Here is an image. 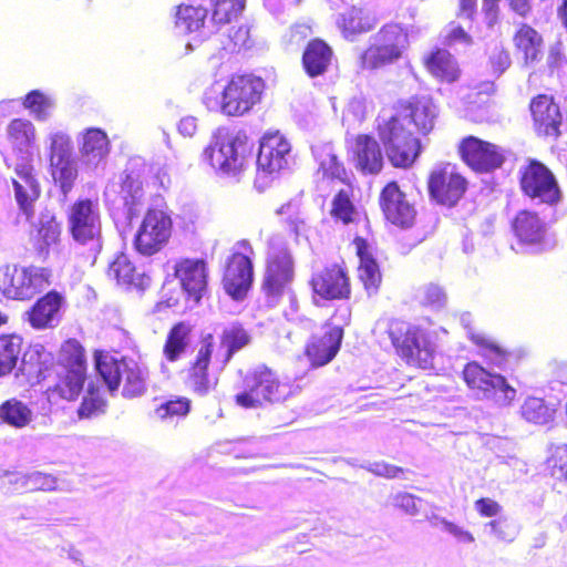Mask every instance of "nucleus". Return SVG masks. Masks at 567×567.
<instances>
[{"label": "nucleus", "instance_id": "f257e3e1", "mask_svg": "<svg viewBox=\"0 0 567 567\" xmlns=\"http://www.w3.org/2000/svg\"><path fill=\"white\" fill-rule=\"evenodd\" d=\"M437 116V105L431 95L414 94L400 100L390 116L377 122V134L394 168H411L423 150L421 140L406 127V123L413 125L419 135L426 136L434 130Z\"/></svg>", "mask_w": 567, "mask_h": 567}, {"label": "nucleus", "instance_id": "f03ea898", "mask_svg": "<svg viewBox=\"0 0 567 567\" xmlns=\"http://www.w3.org/2000/svg\"><path fill=\"white\" fill-rule=\"evenodd\" d=\"M251 342L250 330L238 321L224 327L218 340L210 332L202 334L196 344L195 354L184 371L186 388L197 396H207L216 390L219 372Z\"/></svg>", "mask_w": 567, "mask_h": 567}, {"label": "nucleus", "instance_id": "7ed1b4c3", "mask_svg": "<svg viewBox=\"0 0 567 567\" xmlns=\"http://www.w3.org/2000/svg\"><path fill=\"white\" fill-rule=\"evenodd\" d=\"M234 403L243 409H258L286 401L292 395L291 385L275 369L265 363L238 371Z\"/></svg>", "mask_w": 567, "mask_h": 567}, {"label": "nucleus", "instance_id": "20e7f679", "mask_svg": "<svg viewBox=\"0 0 567 567\" xmlns=\"http://www.w3.org/2000/svg\"><path fill=\"white\" fill-rule=\"evenodd\" d=\"M54 382L47 389L49 398L75 402L87 381V361L84 347L76 339L65 340L53 364Z\"/></svg>", "mask_w": 567, "mask_h": 567}, {"label": "nucleus", "instance_id": "39448f33", "mask_svg": "<svg viewBox=\"0 0 567 567\" xmlns=\"http://www.w3.org/2000/svg\"><path fill=\"white\" fill-rule=\"evenodd\" d=\"M385 332L394 353L406 365L423 370L432 368L436 343L427 329L402 318H390Z\"/></svg>", "mask_w": 567, "mask_h": 567}, {"label": "nucleus", "instance_id": "423d86ee", "mask_svg": "<svg viewBox=\"0 0 567 567\" xmlns=\"http://www.w3.org/2000/svg\"><path fill=\"white\" fill-rule=\"evenodd\" d=\"M95 370L110 393L122 388L124 398H138L147 391V371L135 359L116 357L103 350L94 351Z\"/></svg>", "mask_w": 567, "mask_h": 567}, {"label": "nucleus", "instance_id": "0eeeda50", "mask_svg": "<svg viewBox=\"0 0 567 567\" xmlns=\"http://www.w3.org/2000/svg\"><path fill=\"white\" fill-rule=\"evenodd\" d=\"M409 43L406 27L399 22H386L359 55V66L363 71H375L392 65L402 59Z\"/></svg>", "mask_w": 567, "mask_h": 567}, {"label": "nucleus", "instance_id": "6e6552de", "mask_svg": "<svg viewBox=\"0 0 567 567\" xmlns=\"http://www.w3.org/2000/svg\"><path fill=\"white\" fill-rule=\"evenodd\" d=\"M352 308L336 306L330 318L322 323V332L312 334L305 344L303 354L312 368L330 363L340 351L344 329L351 324Z\"/></svg>", "mask_w": 567, "mask_h": 567}, {"label": "nucleus", "instance_id": "1a4fd4ad", "mask_svg": "<svg viewBox=\"0 0 567 567\" xmlns=\"http://www.w3.org/2000/svg\"><path fill=\"white\" fill-rule=\"evenodd\" d=\"M266 87L265 80L259 75L234 73L220 92L219 111L226 116H244L261 103Z\"/></svg>", "mask_w": 567, "mask_h": 567}, {"label": "nucleus", "instance_id": "9d476101", "mask_svg": "<svg viewBox=\"0 0 567 567\" xmlns=\"http://www.w3.org/2000/svg\"><path fill=\"white\" fill-rule=\"evenodd\" d=\"M255 250L248 239L237 241L236 248L225 260L221 286L226 295L234 300H244L255 279Z\"/></svg>", "mask_w": 567, "mask_h": 567}, {"label": "nucleus", "instance_id": "9b49d317", "mask_svg": "<svg viewBox=\"0 0 567 567\" xmlns=\"http://www.w3.org/2000/svg\"><path fill=\"white\" fill-rule=\"evenodd\" d=\"M519 188L528 198L540 204L556 206L563 199V193L555 174L544 163L528 158L519 168Z\"/></svg>", "mask_w": 567, "mask_h": 567}, {"label": "nucleus", "instance_id": "f8f14e48", "mask_svg": "<svg viewBox=\"0 0 567 567\" xmlns=\"http://www.w3.org/2000/svg\"><path fill=\"white\" fill-rule=\"evenodd\" d=\"M51 270L48 268H0V292L13 300H28L51 284Z\"/></svg>", "mask_w": 567, "mask_h": 567}, {"label": "nucleus", "instance_id": "ddd939ff", "mask_svg": "<svg viewBox=\"0 0 567 567\" xmlns=\"http://www.w3.org/2000/svg\"><path fill=\"white\" fill-rule=\"evenodd\" d=\"M68 231L79 245H100L102 240V219L96 200L78 198L66 213Z\"/></svg>", "mask_w": 567, "mask_h": 567}, {"label": "nucleus", "instance_id": "4468645a", "mask_svg": "<svg viewBox=\"0 0 567 567\" xmlns=\"http://www.w3.org/2000/svg\"><path fill=\"white\" fill-rule=\"evenodd\" d=\"M295 259L284 247L270 250L265 260L261 291L268 301L277 303L295 280Z\"/></svg>", "mask_w": 567, "mask_h": 567}, {"label": "nucleus", "instance_id": "2eb2a0df", "mask_svg": "<svg viewBox=\"0 0 567 567\" xmlns=\"http://www.w3.org/2000/svg\"><path fill=\"white\" fill-rule=\"evenodd\" d=\"M468 182L456 164L446 162L433 167L426 179L430 198L437 205L454 207L464 197Z\"/></svg>", "mask_w": 567, "mask_h": 567}, {"label": "nucleus", "instance_id": "dca6fc26", "mask_svg": "<svg viewBox=\"0 0 567 567\" xmlns=\"http://www.w3.org/2000/svg\"><path fill=\"white\" fill-rule=\"evenodd\" d=\"M172 229L173 220L166 210L148 207L134 236V248L143 256H153L167 245Z\"/></svg>", "mask_w": 567, "mask_h": 567}, {"label": "nucleus", "instance_id": "f3484780", "mask_svg": "<svg viewBox=\"0 0 567 567\" xmlns=\"http://www.w3.org/2000/svg\"><path fill=\"white\" fill-rule=\"evenodd\" d=\"M250 150L246 136L218 135L204 150L205 161L224 174H236L243 166Z\"/></svg>", "mask_w": 567, "mask_h": 567}, {"label": "nucleus", "instance_id": "a211bd4d", "mask_svg": "<svg viewBox=\"0 0 567 567\" xmlns=\"http://www.w3.org/2000/svg\"><path fill=\"white\" fill-rule=\"evenodd\" d=\"M309 286L315 302L349 300L352 296L351 277L342 262L330 264L315 272Z\"/></svg>", "mask_w": 567, "mask_h": 567}, {"label": "nucleus", "instance_id": "6ab92c4d", "mask_svg": "<svg viewBox=\"0 0 567 567\" xmlns=\"http://www.w3.org/2000/svg\"><path fill=\"white\" fill-rule=\"evenodd\" d=\"M49 163L51 177L66 196L79 177V169L72 157V142L68 135L56 133L51 136Z\"/></svg>", "mask_w": 567, "mask_h": 567}, {"label": "nucleus", "instance_id": "aec40b11", "mask_svg": "<svg viewBox=\"0 0 567 567\" xmlns=\"http://www.w3.org/2000/svg\"><path fill=\"white\" fill-rule=\"evenodd\" d=\"M457 153L461 159L476 173L493 172L505 162V154L501 146L473 135L460 141Z\"/></svg>", "mask_w": 567, "mask_h": 567}, {"label": "nucleus", "instance_id": "412c9836", "mask_svg": "<svg viewBox=\"0 0 567 567\" xmlns=\"http://www.w3.org/2000/svg\"><path fill=\"white\" fill-rule=\"evenodd\" d=\"M528 109L533 131L538 137L556 140L561 135L563 114L553 95L546 93L535 95Z\"/></svg>", "mask_w": 567, "mask_h": 567}, {"label": "nucleus", "instance_id": "4be33fe9", "mask_svg": "<svg viewBox=\"0 0 567 567\" xmlns=\"http://www.w3.org/2000/svg\"><path fill=\"white\" fill-rule=\"evenodd\" d=\"M378 200L388 223L400 228L413 226L416 210L396 181H390L381 188Z\"/></svg>", "mask_w": 567, "mask_h": 567}, {"label": "nucleus", "instance_id": "5701e85b", "mask_svg": "<svg viewBox=\"0 0 567 567\" xmlns=\"http://www.w3.org/2000/svg\"><path fill=\"white\" fill-rule=\"evenodd\" d=\"M466 385L485 395L499 393L502 399L509 403L516 396V390L508 384L505 377L487 371L476 361L467 362L462 371Z\"/></svg>", "mask_w": 567, "mask_h": 567}, {"label": "nucleus", "instance_id": "b1692460", "mask_svg": "<svg viewBox=\"0 0 567 567\" xmlns=\"http://www.w3.org/2000/svg\"><path fill=\"white\" fill-rule=\"evenodd\" d=\"M174 276L187 300L194 303H199L208 292V267L202 258L179 259L174 266Z\"/></svg>", "mask_w": 567, "mask_h": 567}, {"label": "nucleus", "instance_id": "393cba45", "mask_svg": "<svg viewBox=\"0 0 567 567\" xmlns=\"http://www.w3.org/2000/svg\"><path fill=\"white\" fill-rule=\"evenodd\" d=\"M17 178L12 179L14 197L20 210L28 220L34 216V203L41 195L40 183L31 158L27 157L14 167Z\"/></svg>", "mask_w": 567, "mask_h": 567}, {"label": "nucleus", "instance_id": "a878e982", "mask_svg": "<svg viewBox=\"0 0 567 567\" xmlns=\"http://www.w3.org/2000/svg\"><path fill=\"white\" fill-rule=\"evenodd\" d=\"M351 158L362 175H378L384 167V156L379 141L369 133L357 134L351 142Z\"/></svg>", "mask_w": 567, "mask_h": 567}, {"label": "nucleus", "instance_id": "bb28decb", "mask_svg": "<svg viewBox=\"0 0 567 567\" xmlns=\"http://www.w3.org/2000/svg\"><path fill=\"white\" fill-rule=\"evenodd\" d=\"M513 51L518 61L525 66L542 61L545 41L542 33L526 22H520L512 35Z\"/></svg>", "mask_w": 567, "mask_h": 567}, {"label": "nucleus", "instance_id": "cd10ccee", "mask_svg": "<svg viewBox=\"0 0 567 567\" xmlns=\"http://www.w3.org/2000/svg\"><path fill=\"white\" fill-rule=\"evenodd\" d=\"M355 256L359 259L358 279L369 296L377 295L382 285V272L377 258L373 255L371 244L361 236H355L352 240Z\"/></svg>", "mask_w": 567, "mask_h": 567}, {"label": "nucleus", "instance_id": "c85d7f7f", "mask_svg": "<svg viewBox=\"0 0 567 567\" xmlns=\"http://www.w3.org/2000/svg\"><path fill=\"white\" fill-rule=\"evenodd\" d=\"M106 276L115 285L125 290H144L150 285V278L140 272L130 256L117 252L106 269Z\"/></svg>", "mask_w": 567, "mask_h": 567}, {"label": "nucleus", "instance_id": "c756f323", "mask_svg": "<svg viewBox=\"0 0 567 567\" xmlns=\"http://www.w3.org/2000/svg\"><path fill=\"white\" fill-rule=\"evenodd\" d=\"M427 73L441 83L452 84L460 80L462 70L453 54L443 48H434L422 58Z\"/></svg>", "mask_w": 567, "mask_h": 567}, {"label": "nucleus", "instance_id": "7c9ffc66", "mask_svg": "<svg viewBox=\"0 0 567 567\" xmlns=\"http://www.w3.org/2000/svg\"><path fill=\"white\" fill-rule=\"evenodd\" d=\"M333 59V49L324 40L313 38L307 42L303 49L301 65L305 73L309 78L315 79L329 71Z\"/></svg>", "mask_w": 567, "mask_h": 567}, {"label": "nucleus", "instance_id": "2f4dec72", "mask_svg": "<svg viewBox=\"0 0 567 567\" xmlns=\"http://www.w3.org/2000/svg\"><path fill=\"white\" fill-rule=\"evenodd\" d=\"M289 152L290 144L281 134L268 133L260 141L257 163L267 173L278 172Z\"/></svg>", "mask_w": 567, "mask_h": 567}, {"label": "nucleus", "instance_id": "473e14b6", "mask_svg": "<svg viewBox=\"0 0 567 567\" xmlns=\"http://www.w3.org/2000/svg\"><path fill=\"white\" fill-rule=\"evenodd\" d=\"M61 234V223L56 216L49 212L42 213L30 236L33 249L39 256L48 257L51 247L60 243Z\"/></svg>", "mask_w": 567, "mask_h": 567}, {"label": "nucleus", "instance_id": "72a5a7b5", "mask_svg": "<svg viewBox=\"0 0 567 567\" xmlns=\"http://www.w3.org/2000/svg\"><path fill=\"white\" fill-rule=\"evenodd\" d=\"M354 196L353 183H346L332 195L329 215L336 224L348 226L355 223L359 212Z\"/></svg>", "mask_w": 567, "mask_h": 567}, {"label": "nucleus", "instance_id": "f704fd0d", "mask_svg": "<svg viewBox=\"0 0 567 567\" xmlns=\"http://www.w3.org/2000/svg\"><path fill=\"white\" fill-rule=\"evenodd\" d=\"M63 298L56 291H49L39 298L28 312L31 327L45 329L58 319Z\"/></svg>", "mask_w": 567, "mask_h": 567}, {"label": "nucleus", "instance_id": "c9c22d12", "mask_svg": "<svg viewBox=\"0 0 567 567\" xmlns=\"http://www.w3.org/2000/svg\"><path fill=\"white\" fill-rule=\"evenodd\" d=\"M110 151L111 143L107 134L103 130L90 127L82 133L79 152L85 163L97 165L106 158Z\"/></svg>", "mask_w": 567, "mask_h": 567}, {"label": "nucleus", "instance_id": "e433bc0d", "mask_svg": "<svg viewBox=\"0 0 567 567\" xmlns=\"http://www.w3.org/2000/svg\"><path fill=\"white\" fill-rule=\"evenodd\" d=\"M193 334V326L187 321L175 322L168 330L163 355L168 362L178 361L187 351Z\"/></svg>", "mask_w": 567, "mask_h": 567}, {"label": "nucleus", "instance_id": "4c0bfd02", "mask_svg": "<svg viewBox=\"0 0 567 567\" xmlns=\"http://www.w3.org/2000/svg\"><path fill=\"white\" fill-rule=\"evenodd\" d=\"M378 18L362 8L351 7L341 13L338 27L344 38H350L372 31L378 24Z\"/></svg>", "mask_w": 567, "mask_h": 567}, {"label": "nucleus", "instance_id": "58836bf2", "mask_svg": "<svg viewBox=\"0 0 567 567\" xmlns=\"http://www.w3.org/2000/svg\"><path fill=\"white\" fill-rule=\"evenodd\" d=\"M495 92L493 82H484L468 94L467 109L476 122L489 121L493 117Z\"/></svg>", "mask_w": 567, "mask_h": 567}, {"label": "nucleus", "instance_id": "ea45409f", "mask_svg": "<svg viewBox=\"0 0 567 567\" xmlns=\"http://www.w3.org/2000/svg\"><path fill=\"white\" fill-rule=\"evenodd\" d=\"M520 416L534 425H549L555 421L557 409L542 398L528 396L519 410Z\"/></svg>", "mask_w": 567, "mask_h": 567}, {"label": "nucleus", "instance_id": "a19ab883", "mask_svg": "<svg viewBox=\"0 0 567 567\" xmlns=\"http://www.w3.org/2000/svg\"><path fill=\"white\" fill-rule=\"evenodd\" d=\"M512 228L523 243H537L543 237V225L537 214L530 210L518 212L512 221Z\"/></svg>", "mask_w": 567, "mask_h": 567}, {"label": "nucleus", "instance_id": "79ce46f5", "mask_svg": "<svg viewBox=\"0 0 567 567\" xmlns=\"http://www.w3.org/2000/svg\"><path fill=\"white\" fill-rule=\"evenodd\" d=\"M23 341L14 333L0 336V378L13 372L21 358Z\"/></svg>", "mask_w": 567, "mask_h": 567}, {"label": "nucleus", "instance_id": "37998d69", "mask_svg": "<svg viewBox=\"0 0 567 567\" xmlns=\"http://www.w3.org/2000/svg\"><path fill=\"white\" fill-rule=\"evenodd\" d=\"M107 406V400L101 388L90 383L76 409V415L80 420L99 417L106 413Z\"/></svg>", "mask_w": 567, "mask_h": 567}, {"label": "nucleus", "instance_id": "c03bdc74", "mask_svg": "<svg viewBox=\"0 0 567 567\" xmlns=\"http://www.w3.org/2000/svg\"><path fill=\"white\" fill-rule=\"evenodd\" d=\"M207 18V9L193 3H181L175 8V25L186 33L202 30Z\"/></svg>", "mask_w": 567, "mask_h": 567}, {"label": "nucleus", "instance_id": "a18cd8bd", "mask_svg": "<svg viewBox=\"0 0 567 567\" xmlns=\"http://www.w3.org/2000/svg\"><path fill=\"white\" fill-rule=\"evenodd\" d=\"M118 196L130 212L142 204L144 196L143 181L137 172H123L118 184Z\"/></svg>", "mask_w": 567, "mask_h": 567}, {"label": "nucleus", "instance_id": "49530a36", "mask_svg": "<svg viewBox=\"0 0 567 567\" xmlns=\"http://www.w3.org/2000/svg\"><path fill=\"white\" fill-rule=\"evenodd\" d=\"M33 419L32 410L18 399H9L0 404V425L8 424L14 429L28 426Z\"/></svg>", "mask_w": 567, "mask_h": 567}, {"label": "nucleus", "instance_id": "de8ad7c7", "mask_svg": "<svg viewBox=\"0 0 567 567\" xmlns=\"http://www.w3.org/2000/svg\"><path fill=\"white\" fill-rule=\"evenodd\" d=\"M468 339L480 348V354L492 364H503L511 354L507 348L483 333L471 332Z\"/></svg>", "mask_w": 567, "mask_h": 567}, {"label": "nucleus", "instance_id": "09e8293b", "mask_svg": "<svg viewBox=\"0 0 567 567\" xmlns=\"http://www.w3.org/2000/svg\"><path fill=\"white\" fill-rule=\"evenodd\" d=\"M7 134L12 146L19 151L32 146L35 142V127L25 118H13L7 127Z\"/></svg>", "mask_w": 567, "mask_h": 567}, {"label": "nucleus", "instance_id": "8fccbe9b", "mask_svg": "<svg viewBox=\"0 0 567 567\" xmlns=\"http://www.w3.org/2000/svg\"><path fill=\"white\" fill-rule=\"evenodd\" d=\"M245 0H212V20L216 24H227L243 12Z\"/></svg>", "mask_w": 567, "mask_h": 567}, {"label": "nucleus", "instance_id": "3c124183", "mask_svg": "<svg viewBox=\"0 0 567 567\" xmlns=\"http://www.w3.org/2000/svg\"><path fill=\"white\" fill-rule=\"evenodd\" d=\"M319 171L324 179L339 181L343 186L346 183H352L343 162L333 153L326 154L320 162Z\"/></svg>", "mask_w": 567, "mask_h": 567}, {"label": "nucleus", "instance_id": "603ef678", "mask_svg": "<svg viewBox=\"0 0 567 567\" xmlns=\"http://www.w3.org/2000/svg\"><path fill=\"white\" fill-rule=\"evenodd\" d=\"M161 419L184 417L190 411V400L186 396L169 399L156 408Z\"/></svg>", "mask_w": 567, "mask_h": 567}, {"label": "nucleus", "instance_id": "864d4df0", "mask_svg": "<svg viewBox=\"0 0 567 567\" xmlns=\"http://www.w3.org/2000/svg\"><path fill=\"white\" fill-rule=\"evenodd\" d=\"M546 464L553 475L567 481V444L553 445Z\"/></svg>", "mask_w": 567, "mask_h": 567}, {"label": "nucleus", "instance_id": "5fc2aeb1", "mask_svg": "<svg viewBox=\"0 0 567 567\" xmlns=\"http://www.w3.org/2000/svg\"><path fill=\"white\" fill-rule=\"evenodd\" d=\"M250 30L246 24L231 27L227 34L224 48L230 52H240L251 47Z\"/></svg>", "mask_w": 567, "mask_h": 567}, {"label": "nucleus", "instance_id": "6e6d98bb", "mask_svg": "<svg viewBox=\"0 0 567 567\" xmlns=\"http://www.w3.org/2000/svg\"><path fill=\"white\" fill-rule=\"evenodd\" d=\"M52 105V101L39 90L30 91L23 99V106L30 110L38 120L47 118Z\"/></svg>", "mask_w": 567, "mask_h": 567}, {"label": "nucleus", "instance_id": "4d7b16f0", "mask_svg": "<svg viewBox=\"0 0 567 567\" xmlns=\"http://www.w3.org/2000/svg\"><path fill=\"white\" fill-rule=\"evenodd\" d=\"M443 43L447 47H453L457 43L471 45L473 43V38L462 25L455 22H450L445 34L443 35Z\"/></svg>", "mask_w": 567, "mask_h": 567}, {"label": "nucleus", "instance_id": "13d9d810", "mask_svg": "<svg viewBox=\"0 0 567 567\" xmlns=\"http://www.w3.org/2000/svg\"><path fill=\"white\" fill-rule=\"evenodd\" d=\"M446 303V295L444 290L435 285L425 288L422 297V305L432 309H440Z\"/></svg>", "mask_w": 567, "mask_h": 567}, {"label": "nucleus", "instance_id": "bf43d9fd", "mask_svg": "<svg viewBox=\"0 0 567 567\" xmlns=\"http://www.w3.org/2000/svg\"><path fill=\"white\" fill-rule=\"evenodd\" d=\"M370 471L375 476L384 477L388 480L403 477L406 472L405 468L394 465V464H390L384 461H379V462L372 463L370 466Z\"/></svg>", "mask_w": 567, "mask_h": 567}, {"label": "nucleus", "instance_id": "052dcab7", "mask_svg": "<svg viewBox=\"0 0 567 567\" xmlns=\"http://www.w3.org/2000/svg\"><path fill=\"white\" fill-rule=\"evenodd\" d=\"M416 501L417 497L413 494L400 492L393 496L392 505L408 515H415L419 512Z\"/></svg>", "mask_w": 567, "mask_h": 567}, {"label": "nucleus", "instance_id": "680f3d73", "mask_svg": "<svg viewBox=\"0 0 567 567\" xmlns=\"http://www.w3.org/2000/svg\"><path fill=\"white\" fill-rule=\"evenodd\" d=\"M492 533L501 540L511 543L515 538V530L506 518L493 519L488 523Z\"/></svg>", "mask_w": 567, "mask_h": 567}, {"label": "nucleus", "instance_id": "e2e57ef3", "mask_svg": "<svg viewBox=\"0 0 567 567\" xmlns=\"http://www.w3.org/2000/svg\"><path fill=\"white\" fill-rule=\"evenodd\" d=\"M474 507L482 517H494L502 511V506L496 501L488 497L476 499Z\"/></svg>", "mask_w": 567, "mask_h": 567}, {"label": "nucleus", "instance_id": "0e129e2a", "mask_svg": "<svg viewBox=\"0 0 567 567\" xmlns=\"http://www.w3.org/2000/svg\"><path fill=\"white\" fill-rule=\"evenodd\" d=\"M511 56L509 53L504 50H497L489 56V64L494 72L503 73L511 65Z\"/></svg>", "mask_w": 567, "mask_h": 567}, {"label": "nucleus", "instance_id": "69168bd1", "mask_svg": "<svg viewBox=\"0 0 567 567\" xmlns=\"http://www.w3.org/2000/svg\"><path fill=\"white\" fill-rule=\"evenodd\" d=\"M445 529L464 543H473L474 536L468 530H465L452 522L443 520Z\"/></svg>", "mask_w": 567, "mask_h": 567}, {"label": "nucleus", "instance_id": "338daca9", "mask_svg": "<svg viewBox=\"0 0 567 567\" xmlns=\"http://www.w3.org/2000/svg\"><path fill=\"white\" fill-rule=\"evenodd\" d=\"M476 0H458L457 17L473 20L476 14Z\"/></svg>", "mask_w": 567, "mask_h": 567}, {"label": "nucleus", "instance_id": "774afa93", "mask_svg": "<svg viewBox=\"0 0 567 567\" xmlns=\"http://www.w3.org/2000/svg\"><path fill=\"white\" fill-rule=\"evenodd\" d=\"M501 0H482V10L491 23L495 22L498 17Z\"/></svg>", "mask_w": 567, "mask_h": 567}]
</instances>
